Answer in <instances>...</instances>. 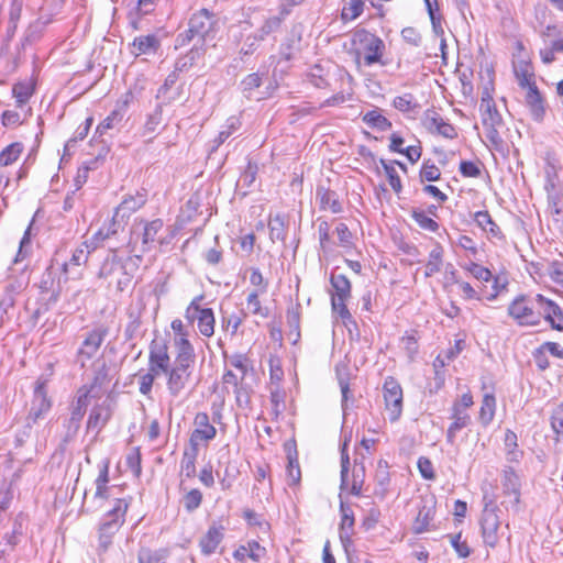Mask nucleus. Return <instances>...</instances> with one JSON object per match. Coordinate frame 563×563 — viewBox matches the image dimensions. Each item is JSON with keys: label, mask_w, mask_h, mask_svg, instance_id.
Here are the masks:
<instances>
[{"label": "nucleus", "mask_w": 563, "mask_h": 563, "mask_svg": "<svg viewBox=\"0 0 563 563\" xmlns=\"http://www.w3.org/2000/svg\"><path fill=\"white\" fill-rule=\"evenodd\" d=\"M141 263L139 254H131L126 258H122L115 250H111L102 261L97 276L99 279L106 280L108 286H114L118 291H124L131 287Z\"/></svg>", "instance_id": "nucleus-1"}, {"label": "nucleus", "mask_w": 563, "mask_h": 563, "mask_svg": "<svg viewBox=\"0 0 563 563\" xmlns=\"http://www.w3.org/2000/svg\"><path fill=\"white\" fill-rule=\"evenodd\" d=\"M180 345L172 365L164 373L167 391L173 398L181 397L189 389L196 366V353L186 343L181 342Z\"/></svg>", "instance_id": "nucleus-2"}, {"label": "nucleus", "mask_w": 563, "mask_h": 563, "mask_svg": "<svg viewBox=\"0 0 563 563\" xmlns=\"http://www.w3.org/2000/svg\"><path fill=\"white\" fill-rule=\"evenodd\" d=\"M129 504L125 499H115L113 507L104 515L99 527L98 548L99 555L106 553L112 544L113 537L122 527Z\"/></svg>", "instance_id": "nucleus-3"}, {"label": "nucleus", "mask_w": 563, "mask_h": 563, "mask_svg": "<svg viewBox=\"0 0 563 563\" xmlns=\"http://www.w3.org/2000/svg\"><path fill=\"white\" fill-rule=\"evenodd\" d=\"M353 44L356 45L357 59L363 56L366 66L374 64L386 65L382 60L386 46L384 41L377 35L366 30H360L354 34Z\"/></svg>", "instance_id": "nucleus-4"}, {"label": "nucleus", "mask_w": 563, "mask_h": 563, "mask_svg": "<svg viewBox=\"0 0 563 563\" xmlns=\"http://www.w3.org/2000/svg\"><path fill=\"white\" fill-rule=\"evenodd\" d=\"M140 225H142L141 230H137V228L132 230L128 246L130 254L141 255L142 261L143 255L150 252L154 243L158 241V233L162 231L164 223L163 220L155 219L142 222Z\"/></svg>", "instance_id": "nucleus-5"}, {"label": "nucleus", "mask_w": 563, "mask_h": 563, "mask_svg": "<svg viewBox=\"0 0 563 563\" xmlns=\"http://www.w3.org/2000/svg\"><path fill=\"white\" fill-rule=\"evenodd\" d=\"M216 24L214 15L207 9L194 13L188 22V30L177 36V46H185L195 37L203 43L206 37L213 31Z\"/></svg>", "instance_id": "nucleus-6"}, {"label": "nucleus", "mask_w": 563, "mask_h": 563, "mask_svg": "<svg viewBox=\"0 0 563 563\" xmlns=\"http://www.w3.org/2000/svg\"><path fill=\"white\" fill-rule=\"evenodd\" d=\"M330 283L334 290L331 297V306L343 320L351 319V313L346 307V301L351 298V283L343 274L335 271L331 273Z\"/></svg>", "instance_id": "nucleus-7"}, {"label": "nucleus", "mask_w": 563, "mask_h": 563, "mask_svg": "<svg viewBox=\"0 0 563 563\" xmlns=\"http://www.w3.org/2000/svg\"><path fill=\"white\" fill-rule=\"evenodd\" d=\"M508 314L520 327L538 325L534 298L530 299L525 295L517 296L508 306Z\"/></svg>", "instance_id": "nucleus-8"}, {"label": "nucleus", "mask_w": 563, "mask_h": 563, "mask_svg": "<svg viewBox=\"0 0 563 563\" xmlns=\"http://www.w3.org/2000/svg\"><path fill=\"white\" fill-rule=\"evenodd\" d=\"M349 466L350 457L346 452V444L344 443L341 451V489H345L350 486V493L354 496H360L365 482V466L363 463L355 461L351 484L349 483Z\"/></svg>", "instance_id": "nucleus-9"}, {"label": "nucleus", "mask_w": 563, "mask_h": 563, "mask_svg": "<svg viewBox=\"0 0 563 563\" xmlns=\"http://www.w3.org/2000/svg\"><path fill=\"white\" fill-rule=\"evenodd\" d=\"M108 332L107 327L97 325L87 333L76 355V362L79 363L82 368L88 361L96 356Z\"/></svg>", "instance_id": "nucleus-10"}, {"label": "nucleus", "mask_w": 563, "mask_h": 563, "mask_svg": "<svg viewBox=\"0 0 563 563\" xmlns=\"http://www.w3.org/2000/svg\"><path fill=\"white\" fill-rule=\"evenodd\" d=\"M500 525L497 510L486 507L481 517L482 538L486 547L494 549L498 544L501 537Z\"/></svg>", "instance_id": "nucleus-11"}, {"label": "nucleus", "mask_w": 563, "mask_h": 563, "mask_svg": "<svg viewBox=\"0 0 563 563\" xmlns=\"http://www.w3.org/2000/svg\"><path fill=\"white\" fill-rule=\"evenodd\" d=\"M384 399L390 421L399 419L402 411V389L394 377H387L384 386Z\"/></svg>", "instance_id": "nucleus-12"}, {"label": "nucleus", "mask_w": 563, "mask_h": 563, "mask_svg": "<svg viewBox=\"0 0 563 563\" xmlns=\"http://www.w3.org/2000/svg\"><path fill=\"white\" fill-rule=\"evenodd\" d=\"M421 123L431 134H438L445 139L453 140L457 136L455 128L441 117L434 109L424 111Z\"/></svg>", "instance_id": "nucleus-13"}, {"label": "nucleus", "mask_w": 563, "mask_h": 563, "mask_svg": "<svg viewBox=\"0 0 563 563\" xmlns=\"http://www.w3.org/2000/svg\"><path fill=\"white\" fill-rule=\"evenodd\" d=\"M170 365L172 363L166 342L162 340H153L148 346V368H151V372L164 374L168 371Z\"/></svg>", "instance_id": "nucleus-14"}, {"label": "nucleus", "mask_w": 563, "mask_h": 563, "mask_svg": "<svg viewBox=\"0 0 563 563\" xmlns=\"http://www.w3.org/2000/svg\"><path fill=\"white\" fill-rule=\"evenodd\" d=\"M52 407V402L47 397V390L45 383L37 382L33 399L31 402V408L27 415V420L36 423L38 419L43 418Z\"/></svg>", "instance_id": "nucleus-15"}, {"label": "nucleus", "mask_w": 563, "mask_h": 563, "mask_svg": "<svg viewBox=\"0 0 563 563\" xmlns=\"http://www.w3.org/2000/svg\"><path fill=\"white\" fill-rule=\"evenodd\" d=\"M195 430L190 435V443L196 448L199 442L213 440L217 435V429L210 423L207 412H198L194 419Z\"/></svg>", "instance_id": "nucleus-16"}, {"label": "nucleus", "mask_w": 563, "mask_h": 563, "mask_svg": "<svg viewBox=\"0 0 563 563\" xmlns=\"http://www.w3.org/2000/svg\"><path fill=\"white\" fill-rule=\"evenodd\" d=\"M479 111L484 126H500L503 118L498 112L495 101L488 90H485L481 98Z\"/></svg>", "instance_id": "nucleus-17"}, {"label": "nucleus", "mask_w": 563, "mask_h": 563, "mask_svg": "<svg viewBox=\"0 0 563 563\" xmlns=\"http://www.w3.org/2000/svg\"><path fill=\"white\" fill-rule=\"evenodd\" d=\"M146 202V192L136 191L134 195H126L115 208V216L125 221L132 213L141 209Z\"/></svg>", "instance_id": "nucleus-18"}, {"label": "nucleus", "mask_w": 563, "mask_h": 563, "mask_svg": "<svg viewBox=\"0 0 563 563\" xmlns=\"http://www.w3.org/2000/svg\"><path fill=\"white\" fill-rule=\"evenodd\" d=\"M301 51V29L292 26L290 33L282 43L279 48L280 58L289 62Z\"/></svg>", "instance_id": "nucleus-19"}, {"label": "nucleus", "mask_w": 563, "mask_h": 563, "mask_svg": "<svg viewBox=\"0 0 563 563\" xmlns=\"http://www.w3.org/2000/svg\"><path fill=\"white\" fill-rule=\"evenodd\" d=\"M526 89V104L529 108L530 114L534 121L541 122L545 115L544 99L537 85H531Z\"/></svg>", "instance_id": "nucleus-20"}, {"label": "nucleus", "mask_w": 563, "mask_h": 563, "mask_svg": "<svg viewBox=\"0 0 563 563\" xmlns=\"http://www.w3.org/2000/svg\"><path fill=\"white\" fill-rule=\"evenodd\" d=\"M179 77L177 76V73L172 71L168 74L164 84L157 90L156 99L159 100L158 103L167 106L179 98L180 86L174 87Z\"/></svg>", "instance_id": "nucleus-21"}, {"label": "nucleus", "mask_w": 563, "mask_h": 563, "mask_svg": "<svg viewBox=\"0 0 563 563\" xmlns=\"http://www.w3.org/2000/svg\"><path fill=\"white\" fill-rule=\"evenodd\" d=\"M374 483V496L380 500L385 499L389 493L390 473L388 471V464L384 460L378 461Z\"/></svg>", "instance_id": "nucleus-22"}, {"label": "nucleus", "mask_w": 563, "mask_h": 563, "mask_svg": "<svg viewBox=\"0 0 563 563\" xmlns=\"http://www.w3.org/2000/svg\"><path fill=\"white\" fill-rule=\"evenodd\" d=\"M451 419L453 422L446 431V441L454 444L456 433L471 423V416L461 408V405L453 404Z\"/></svg>", "instance_id": "nucleus-23"}, {"label": "nucleus", "mask_w": 563, "mask_h": 563, "mask_svg": "<svg viewBox=\"0 0 563 563\" xmlns=\"http://www.w3.org/2000/svg\"><path fill=\"white\" fill-rule=\"evenodd\" d=\"M131 92L124 95L122 104L118 106L98 126L97 133L104 134L108 130L115 128L123 120L126 108L131 99Z\"/></svg>", "instance_id": "nucleus-24"}, {"label": "nucleus", "mask_w": 563, "mask_h": 563, "mask_svg": "<svg viewBox=\"0 0 563 563\" xmlns=\"http://www.w3.org/2000/svg\"><path fill=\"white\" fill-rule=\"evenodd\" d=\"M501 484L504 493L512 496L511 504L517 508L520 503V479L511 467L504 471Z\"/></svg>", "instance_id": "nucleus-25"}, {"label": "nucleus", "mask_w": 563, "mask_h": 563, "mask_svg": "<svg viewBox=\"0 0 563 563\" xmlns=\"http://www.w3.org/2000/svg\"><path fill=\"white\" fill-rule=\"evenodd\" d=\"M95 249H91L90 243L85 240L81 242L73 252L69 262H65L63 264V272L68 274L73 267H80L87 264L89 255L93 252Z\"/></svg>", "instance_id": "nucleus-26"}, {"label": "nucleus", "mask_w": 563, "mask_h": 563, "mask_svg": "<svg viewBox=\"0 0 563 563\" xmlns=\"http://www.w3.org/2000/svg\"><path fill=\"white\" fill-rule=\"evenodd\" d=\"M111 417V411L108 405L100 404L96 405L89 415L88 421H87V429L88 430H95L96 432H99L109 421Z\"/></svg>", "instance_id": "nucleus-27"}, {"label": "nucleus", "mask_w": 563, "mask_h": 563, "mask_svg": "<svg viewBox=\"0 0 563 563\" xmlns=\"http://www.w3.org/2000/svg\"><path fill=\"white\" fill-rule=\"evenodd\" d=\"M335 376L342 394V408L345 410L346 402L351 397L350 379L351 372L347 362H340L335 365Z\"/></svg>", "instance_id": "nucleus-28"}, {"label": "nucleus", "mask_w": 563, "mask_h": 563, "mask_svg": "<svg viewBox=\"0 0 563 563\" xmlns=\"http://www.w3.org/2000/svg\"><path fill=\"white\" fill-rule=\"evenodd\" d=\"M435 509L433 505H423L415 519L412 529L417 534L433 529L432 521L434 519Z\"/></svg>", "instance_id": "nucleus-29"}, {"label": "nucleus", "mask_w": 563, "mask_h": 563, "mask_svg": "<svg viewBox=\"0 0 563 563\" xmlns=\"http://www.w3.org/2000/svg\"><path fill=\"white\" fill-rule=\"evenodd\" d=\"M285 449L287 451V478L289 485H297L301 479V471L298 462V452L296 448H292L290 444L286 443Z\"/></svg>", "instance_id": "nucleus-30"}, {"label": "nucleus", "mask_w": 563, "mask_h": 563, "mask_svg": "<svg viewBox=\"0 0 563 563\" xmlns=\"http://www.w3.org/2000/svg\"><path fill=\"white\" fill-rule=\"evenodd\" d=\"M341 523H340V540L345 549L351 543V536L354 527V516L350 507L341 504Z\"/></svg>", "instance_id": "nucleus-31"}, {"label": "nucleus", "mask_w": 563, "mask_h": 563, "mask_svg": "<svg viewBox=\"0 0 563 563\" xmlns=\"http://www.w3.org/2000/svg\"><path fill=\"white\" fill-rule=\"evenodd\" d=\"M317 198L320 202V208L322 210H331L333 213L342 212V203L338 199V195L335 191L330 190L328 188L318 187L316 191Z\"/></svg>", "instance_id": "nucleus-32"}, {"label": "nucleus", "mask_w": 563, "mask_h": 563, "mask_svg": "<svg viewBox=\"0 0 563 563\" xmlns=\"http://www.w3.org/2000/svg\"><path fill=\"white\" fill-rule=\"evenodd\" d=\"M514 74L520 88L526 89L531 85H536L532 66L529 62L523 59L514 62Z\"/></svg>", "instance_id": "nucleus-33"}, {"label": "nucleus", "mask_w": 563, "mask_h": 563, "mask_svg": "<svg viewBox=\"0 0 563 563\" xmlns=\"http://www.w3.org/2000/svg\"><path fill=\"white\" fill-rule=\"evenodd\" d=\"M99 397L100 389L98 387V377H96L92 384L89 386L84 385L77 390V397L74 405L86 411L90 400Z\"/></svg>", "instance_id": "nucleus-34"}, {"label": "nucleus", "mask_w": 563, "mask_h": 563, "mask_svg": "<svg viewBox=\"0 0 563 563\" xmlns=\"http://www.w3.org/2000/svg\"><path fill=\"white\" fill-rule=\"evenodd\" d=\"M286 18V15L282 14L280 10L277 15L266 18L255 32L258 38L265 41L268 36L278 32Z\"/></svg>", "instance_id": "nucleus-35"}, {"label": "nucleus", "mask_w": 563, "mask_h": 563, "mask_svg": "<svg viewBox=\"0 0 563 563\" xmlns=\"http://www.w3.org/2000/svg\"><path fill=\"white\" fill-rule=\"evenodd\" d=\"M195 320H197V327L199 332L207 338H210L214 333V314L211 308H203L196 313Z\"/></svg>", "instance_id": "nucleus-36"}, {"label": "nucleus", "mask_w": 563, "mask_h": 563, "mask_svg": "<svg viewBox=\"0 0 563 563\" xmlns=\"http://www.w3.org/2000/svg\"><path fill=\"white\" fill-rule=\"evenodd\" d=\"M223 538L221 527H210L200 540L202 553L209 555L216 551Z\"/></svg>", "instance_id": "nucleus-37"}, {"label": "nucleus", "mask_w": 563, "mask_h": 563, "mask_svg": "<svg viewBox=\"0 0 563 563\" xmlns=\"http://www.w3.org/2000/svg\"><path fill=\"white\" fill-rule=\"evenodd\" d=\"M20 291V285L16 282H10L4 287V294L0 299V327L4 321V317L9 308L13 307L15 296Z\"/></svg>", "instance_id": "nucleus-38"}, {"label": "nucleus", "mask_w": 563, "mask_h": 563, "mask_svg": "<svg viewBox=\"0 0 563 563\" xmlns=\"http://www.w3.org/2000/svg\"><path fill=\"white\" fill-rule=\"evenodd\" d=\"M534 306L538 313V324H540L542 318L550 323L553 314H555L556 302L538 294L534 297Z\"/></svg>", "instance_id": "nucleus-39"}, {"label": "nucleus", "mask_w": 563, "mask_h": 563, "mask_svg": "<svg viewBox=\"0 0 563 563\" xmlns=\"http://www.w3.org/2000/svg\"><path fill=\"white\" fill-rule=\"evenodd\" d=\"M444 250L441 244L435 243L430 251L428 262L426 264L424 277L429 278L439 273L443 265Z\"/></svg>", "instance_id": "nucleus-40"}, {"label": "nucleus", "mask_w": 563, "mask_h": 563, "mask_svg": "<svg viewBox=\"0 0 563 563\" xmlns=\"http://www.w3.org/2000/svg\"><path fill=\"white\" fill-rule=\"evenodd\" d=\"M474 221L476 224L482 228L484 231L488 232L492 236L496 239H503V232L500 228L495 223L492 219L488 211H477L474 213Z\"/></svg>", "instance_id": "nucleus-41"}, {"label": "nucleus", "mask_w": 563, "mask_h": 563, "mask_svg": "<svg viewBox=\"0 0 563 563\" xmlns=\"http://www.w3.org/2000/svg\"><path fill=\"white\" fill-rule=\"evenodd\" d=\"M363 122L371 129L387 131L391 128V122L382 114L379 109L367 111L362 117Z\"/></svg>", "instance_id": "nucleus-42"}, {"label": "nucleus", "mask_w": 563, "mask_h": 563, "mask_svg": "<svg viewBox=\"0 0 563 563\" xmlns=\"http://www.w3.org/2000/svg\"><path fill=\"white\" fill-rule=\"evenodd\" d=\"M133 53L135 55L155 53L159 47L158 38L151 34L135 37L133 41Z\"/></svg>", "instance_id": "nucleus-43"}, {"label": "nucleus", "mask_w": 563, "mask_h": 563, "mask_svg": "<svg viewBox=\"0 0 563 563\" xmlns=\"http://www.w3.org/2000/svg\"><path fill=\"white\" fill-rule=\"evenodd\" d=\"M496 408V400L494 395L486 394L483 397L482 406L479 410L478 419L483 426H487L492 422Z\"/></svg>", "instance_id": "nucleus-44"}, {"label": "nucleus", "mask_w": 563, "mask_h": 563, "mask_svg": "<svg viewBox=\"0 0 563 563\" xmlns=\"http://www.w3.org/2000/svg\"><path fill=\"white\" fill-rule=\"evenodd\" d=\"M163 106L164 104L158 103L154 111L147 115L142 130L143 136L155 133L159 128L163 119Z\"/></svg>", "instance_id": "nucleus-45"}, {"label": "nucleus", "mask_w": 563, "mask_h": 563, "mask_svg": "<svg viewBox=\"0 0 563 563\" xmlns=\"http://www.w3.org/2000/svg\"><path fill=\"white\" fill-rule=\"evenodd\" d=\"M23 152V144L20 142H14L4 147L0 152V166H9L18 161L21 153Z\"/></svg>", "instance_id": "nucleus-46"}, {"label": "nucleus", "mask_w": 563, "mask_h": 563, "mask_svg": "<svg viewBox=\"0 0 563 563\" xmlns=\"http://www.w3.org/2000/svg\"><path fill=\"white\" fill-rule=\"evenodd\" d=\"M170 327L175 333L174 345H175L176 352H179V350L181 347V345H180L181 342L189 345V349L192 352H195L194 345L190 343V341L188 339V331H187L185 324L183 323V321L179 319H175L172 321Z\"/></svg>", "instance_id": "nucleus-47"}, {"label": "nucleus", "mask_w": 563, "mask_h": 563, "mask_svg": "<svg viewBox=\"0 0 563 563\" xmlns=\"http://www.w3.org/2000/svg\"><path fill=\"white\" fill-rule=\"evenodd\" d=\"M167 556L168 550L166 549L151 550L148 548H142L139 551L137 560L139 563H163Z\"/></svg>", "instance_id": "nucleus-48"}, {"label": "nucleus", "mask_w": 563, "mask_h": 563, "mask_svg": "<svg viewBox=\"0 0 563 563\" xmlns=\"http://www.w3.org/2000/svg\"><path fill=\"white\" fill-rule=\"evenodd\" d=\"M269 229V239L272 242L282 241L284 242L286 239L285 232V221L280 214H276L274 218H271L268 222Z\"/></svg>", "instance_id": "nucleus-49"}, {"label": "nucleus", "mask_w": 563, "mask_h": 563, "mask_svg": "<svg viewBox=\"0 0 563 563\" xmlns=\"http://www.w3.org/2000/svg\"><path fill=\"white\" fill-rule=\"evenodd\" d=\"M257 172H258L257 164L249 161L246 168L241 174V176L236 183V186L242 189H250L256 180Z\"/></svg>", "instance_id": "nucleus-50"}, {"label": "nucleus", "mask_w": 563, "mask_h": 563, "mask_svg": "<svg viewBox=\"0 0 563 563\" xmlns=\"http://www.w3.org/2000/svg\"><path fill=\"white\" fill-rule=\"evenodd\" d=\"M393 106L400 112H411L419 108L416 98L411 93H405L394 99Z\"/></svg>", "instance_id": "nucleus-51"}, {"label": "nucleus", "mask_w": 563, "mask_h": 563, "mask_svg": "<svg viewBox=\"0 0 563 563\" xmlns=\"http://www.w3.org/2000/svg\"><path fill=\"white\" fill-rule=\"evenodd\" d=\"M364 3L365 0H349L347 5L342 10V20L352 21L358 18L363 12Z\"/></svg>", "instance_id": "nucleus-52"}, {"label": "nucleus", "mask_w": 563, "mask_h": 563, "mask_svg": "<svg viewBox=\"0 0 563 563\" xmlns=\"http://www.w3.org/2000/svg\"><path fill=\"white\" fill-rule=\"evenodd\" d=\"M13 97L16 100L18 107L25 104L33 93V88L27 82H18L12 88Z\"/></svg>", "instance_id": "nucleus-53"}, {"label": "nucleus", "mask_w": 563, "mask_h": 563, "mask_svg": "<svg viewBox=\"0 0 563 563\" xmlns=\"http://www.w3.org/2000/svg\"><path fill=\"white\" fill-rule=\"evenodd\" d=\"M246 302L247 308L251 310L253 314L261 316L262 318L268 317V308L262 307L257 290H253L247 295Z\"/></svg>", "instance_id": "nucleus-54"}, {"label": "nucleus", "mask_w": 563, "mask_h": 563, "mask_svg": "<svg viewBox=\"0 0 563 563\" xmlns=\"http://www.w3.org/2000/svg\"><path fill=\"white\" fill-rule=\"evenodd\" d=\"M159 375L156 372H151V368H147V372L144 374H139V391L144 396H150L155 378Z\"/></svg>", "instance_id": "nucleus-55"}, {"label": "nucleus", "mask_w": 563, "mask_h": 563, "mask_svg": "<svg viewBox=\"0 0 563 563\" xmlns=\"http://www.w3.org/2000/svg\"><path fill=\"white\" fill-rule=\"evenodd\" d=\"M196 448H194L192 452H185L184 456L181 459L180 464V473L181 475H185L186 477L190 478L195 476L196 473Z\"/></svg>", "instance_id": "nucleus-56"}, {"label": "nucleus", "mask_w": 563, "mask_h": 563, "mask_svg": "<svg viewBox=\"0 0 563 563\" xmlns=\"http://www.w3.org/2000/svg\"><path fill=\"white\" fill-rule=\"evenodd\" d=\"M261 42H263V40L258 38L256 33L247 35L239 52L241 59H244L245 56L254 54L260 47Z\"/></svg>", "instance_id": "nucleus-57"}, {"label": "nucleus", "mask_w": 563, "mask_h": 563, "mask_svg": "<svg viewBox=\"0 0 563 563\" xmlns=\"http://www.w3.org/2000/svg\"><path fill=\"white\" fill-rule=\"evenodd\" d=\"M128 467L132 471V473L139 477L142 473V456L139 446L133 448L126 455L125 459Z\"/></svg>", "instance_id": "nucleus-58"}, {"label": "nucleus", "mask_w": 563, "mask_h": 563, "mask_svg": "<svg viewBox=\"0 0 563 563\" xmlns=\"http://www.w3.org/2000/svg\"><path fill=\"white\" fill-rule=\"evenodd\" d=\"M411 217L419 224V227L423 230H428L430 232H435L439 229L438 222L428 217L424 211L412 210Z\"/></svg>", "instance_id": "nucleus-59"}, {"label": "nucleus", "mask_w": 563, "mask_h": 563, "mask_svg": "<svg viewBox=\"0 0 563 563\" xmlns=\"http://www.w3.org/2000/svg\"><path fill=\"white\" fill-rule=\"evenodd\" d=\"M448 538L459 558L465 559L471 555V549L465 540H461V533L448 534Z\"/></svg>", "instance_id": "nucleus-60"}, {"label": "nucleus", "mask_w": 563, "mask_h": 563, "mask_svg": "<svg viewBox=\"0 0 563 563\" xmlns=\"http://www.w3.org/2000/svg\"><path fill=\"white\" fill-rule=\"evenodd\" d=\"M109 482V468L108 464L103 466L96 479V498H107V484Z\"/></svg>", "instance_id": "nucleus-61"}, {"label": "nucleus", "mask_w": 563, "mask_h": 563, "mask_svg": "<svg viewBox=\"0 0 563 563\" xmlns=\"http://www.w3.org/2000/svg\"><path fill=\"white\" fill-rule=\"evenodd\" d=\"M441 172L434 163H431L430 161L423 163L420 170V179L422 183L439 180Z\"/></svg>", "instance_id": "nucleus-62"}, {"label": "nucleus", "mask_w": 563, "mask_h": 563, "mask_svg": "<svg viewBox=\"0 0 563 563\" xmlns=\"http://www.w3.org/2000/svg\"><path fill=\"white\" fill-rule=\"evenodd\" d=\"M202 501V494L199 489L194 488L184 496V507L188 512L196 510Z\"/></svg>", "instance_id": "nucleus-63"}, {"label": "nucleus", "mask_w": 563, "mask_h": 563, "mask_svg": "<svg viewBox=\"0 0 563 563\" xmlns=\"http://www.w3.org/2000/svg\"><path fill=\"white\" fill-rule=\"evenodd\" d=\"M548 274L553 283L563 289V263L554 261L549 265Z\"/></svg>", "instance_id": "nucleus-64"}]
</instances>
